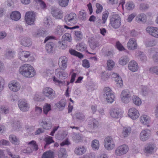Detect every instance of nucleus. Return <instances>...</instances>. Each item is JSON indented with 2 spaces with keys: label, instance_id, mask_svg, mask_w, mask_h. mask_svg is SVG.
I'll use <instances>...</instances> for the list:
<instances>
[{
  "label": "nucleus",
  "instance_id": "obj_50",
  "mask_svg": "<svg viewBox=\"0 0 158 158\" xmlns=\"http://www.w3.org/2000/svg\"><path fill=\"white\" fill-rule=\"evenodd\" d=\"M126 9L128 10H133L135 7V5L132 2H130L126 4Z\"/></svg>",
  "mask_w": 158,
  "mask_h": 158
},
{
  "label": "nucleus",
  "instance_id": "obj_28",
  "mask_svg": "<svg viewBox=\"0 0 158 158\" xmlns=\"http://www.w3.org/2000/svg\"><path fill=\"white\" fill-rule=\"evenodd\" d=\"M52 20L49 17H46L44 19V24L46 27H49L52 24Z\"/></svg>",
  "mask_w": 158,
  "mask_h": 158
},
{
  "label": "nucleus",
  "instance_id": "obj_13",
  "mask_svg": "<svg viewBox=\"0 0 158 158\" xmlns=\"http://www.w3.org/2000/svg\"><path fill=\"white\" fill-rule=\"evenodd\" d=\"M18 105L20 110L23 111H26L29 109L28 105L26 100H19Z\"/></svg>",
  "mask_w": 158,
  "mask_h": 158
},
{
  "label": "nucleus",
  "instance_id": "obj_16",
  "mask_svg": "<svg viewBox=\"0 0 158 158\" xmlns=\"http://www.w3.org/2000/svg\"><path fill=\"white\" fill-rule=\"evenodd\" d=\"M98 121L93 118H91L89 120L88 127L93 130L96 129L98 127Z\"/></svg>",
  "mask_w": 158,
  "mask_h": 158
},
{
  "label": "nucleus",
  "instance_id": "obj_57",
  "mask_svg": "<svg viewBox=\"0 0 158 158\" xmlns=\"http://www.w3.org/2000/svg\"><path fill=\"white\" fill-rule=\"evenodd\" d=\"M0 112L3 114H6L9 113V109L7 107L2 106L0 107Z\"/></svg>",
  "mask_w": 158,
  "mask_h": 158
},
{
  "label": "nucleus",
  "instance_id": "obj_2",
  "mask_svg": "<svg viewBox=\"0 0 158 158\" xmlns=\"http://www.w3.org/2000/svg\"><path fill=\"white\" fill-rule=\"evenodd\" d=\"M103 94L108 103H111L114 101V96L112 91L109 87L104 88Z\"/></svg>",
  "mask_w": 158,
  "mask_h": 158
},
{
  "label": "nucleus",
  "instance_id": "obj_25",
  "mask_svg": "<svg viewBox=\"0 0 158 158\" xmlns=\"http://www.w3.org/2000/svg\"><path fill=\"white\" fill-rule=\"evenodd\" d=\"M66 104V100L63 99H62L59 102L56 103L55 105L59 110H62L64 109Z\"/></svg>",
  "mask_w": 158,
  "mask_h": 158
},
{
  "label": "nucleus",
  "instance_id": "obj_20",
  "mask_svg": "<svg viewBox=\"0 0 158 158\" xmlns=\"http://www.w3.org/2000/svg\"><path fill=\"white\" fill-rule=\"evenodd\" d=\"M55 46V43L53 42L49 41L46 45V50L48 53H53L54 52V48Z\"/></svg>",
  "mask_w": 158,
  "mask_h": 158
},
{
  "label": "nucleus",
  "instance_id": "obj_34",
  "mask_svg": "<svg viewBox=\"0 0 158 158\" xmlns=\"http://www.w3.org/2000/svg\"><path fill=\"white\" fill-rule=\"evenodd\" d=\"M129 60V59L128 56H123L119 59V62L120 64L124 65H126Z\"/></svg>",
  "mask_w": 158,
  "mask_h": 158
},
{
  "label": "nucleus",
  "instance_id": "obj_26",
  "mask_svg": "<svg viewBox=\"0 0 158 158\" xmlns=\"http://www.w3.org/2000/svg\"><path fill=\"white\" fill-rule=\"evenodd\" d=\"M86 151V149L84 147H78L75 148L74 152L77 155H81L84 154Z\"/></svg>",
  "mask_w": 158,
  "mask_h": 158
},
{
  "label": "nucleus",
  "instance_id": "obj_53",
  "mask_svg": "<svg viewBox=\"0 0 158 158\" xmlns=\"http://www.w3.org/2000/svg\"><path fill=\"white\" fill-rule=\"evenodd\" d=\"M139 56L140 60L142 61H145L147 60L146 56L143 52L141 51H139Z\"/></svg>",
  "mask_w": 158,
  "mask_h": 158
},
{
  "label": "nucleus",
  "instance_id": "obj_60",
  "mask_svg": "<svg viewBox=\"0 0 158 158\" xmlns=\"http://www.w3.org/2000/svg\"><path fill=\"white\" fill-rule=\"evenodd\" d=\"M59 78L61 79H65L68 77V74L65 72L60 71L58 73Z\"/></svg>",
  "mask_w": 158,
  "mask_h": 158
},
{
  "label": "nucleus",
  "instance_id": "obj_49",
  "mask_svg": "<svg viewBox=\"0 0 158 158\" xmlns=\"http://www.w3.org/2000/svg\"><path fill=\"white\" fill-rule=\"evenodd\" d=\"M69 0H58L59 5L63 7L67 6L69 3Z\"/></svg>",
  "mask_w": 158,
  "mask_h": 158
},
{
  "label": "nucleus",
  "instance_id": "obj_46",
  "mask_svg": "<svg viewBox=\"0 0 158 158\" xmlns=\"http://www.w3.org/2000/svg\"><path fill=\"white\" fill-rule=\"evenodd\" d=\"M86 13L84 10H81L79 12V18L81 20L85 21L86 20Z\"/></svg>",
  "mask_w": 158,
  "mask_h": 158
},
{
  "label": "nucleus",
  "instance_id": "obj_21",
  "mask_svg": "<svg viewBox=\"0 0 158 158\" xmlns=\"http://www.w3.org/2000/svg\"><path fill=\"white\" fill-rule=\"evenodd\" d=\"M10 17L12 20L17 21L21 18V15L19 12L17 11H14L11 13Z\"/></svg>",
  "mask_w": 158,
  "mask_h": 158
},
{
  "label": "nucleus",
  "instance_id": "obj_31",
  "mask_svg": "<svg viewBox=\"0 0 158 158\" xmlns=\"http://www.w3.org/2000/svg\"><path fill=\"white\" fill-rule=\"evenodd\" d=\"M146 15L144 14H141L139 15L135 18L136 21L138 23H140L146 21Z\"/></svg>",
  "mask_w": 158,
  "mask_h": 158
},
{
  "label": "nucleus",
  "instance_id": "obj_12",
  "mask_svg": "<svg viewBox=\"0 0 158 158\" xmlns=\"http://www.w3.org/2000/svg\"><path fill=\"white\" fill-rule=\"evenodd\" d=\"M128 115L133 120L137 118L139 116L138 110L135 108H131L128 111Z\"/></svg>",
  "mask_w": 158,
  "mask_h": 158
},
{
  "label": "nucleus",
  "instance_id": "obj_8",
  "mask_svg": "<svg viewBox=\"0 0 158 158\" xmlns=\"http://www.w3.org/2000/svg\"><path fill=\"white\" fill-rule=\"evenodd\" d=\"M20 73L26 77L30 76V65L25 64L21 66L19 69Z\"/></svg>",
  "mask_w": 158,
  "mask_h": 158
},
{
  "label": "nucleus",
  "instance_id": "obj_23",
  "mask_svg": "<svg viewBox=\"0 0 158 158\" xmlns=\"http://www.w3.org/2000/svg\"><path fill=\"white\" fill-rule=\"evenodd\" d=\"M47 31L45 30L42 29H39L36 32L34 33L33 35L34 37H45L47 35Z\"/></svg>",
  "mask_w": 158,
  "mask_h": 158
},
{
  "label": "nucleus",
  "instance_id": "obj_3",
  "mask_svg": "<svg viewBox=\"0 0 158 158\" xmlns=\"http://www.w3.org/2000/svg\"><path fill=\"white\" fill-rule=\"evenodd\" d=\"M104 144L105 148L108 150L113 149L115 146L113 138L110 136L107 137L105 138Z\"/></svg>",
  "mask_w": 158,
  "mask_h": 158
},
{
  "label": "nucleus",
  "instance_id": "obj_62",
  "mask_svg": "<svg viewBox=\"0 0 158 158\" xmlns=\"http://www.w3.org/2000/svg\"><path fill=\"white\" fill-rule=\"evenodd\" d=\"M156 44V42L154 40H151L148 41L146 43V47H148L154 46Z\"/></svg>",
  "mask_w": 158,
  "mask_h": 158
},
{
  "label": "nucleus",
  "instance_id": "obj_14",
  "mask_svg": "<svg viewBox=\"0 0 158 158\" xmlns=\"http://www.w3.org/2000/svg\"><path fill=\"white\" fill-rule=\"evenodd\" d=\"M51 13L52 16L56 19H61L63 17V12L58 8H52Z\"/></svg>",
  "mask_w": 158,
  "mask_h": 158
},
{
  "label": "nucleus",
  "instance_id": "obj_6",
  "mask_svg": "<svg viewBox=\"0 0 158 158\" xmlns=\"http://www.w3.org/2000/svg\"><path fill=\"white\" fill-rule=\"evenodd\" d=\"M129 148L126 144L118 146L115 151V154L118 156H120L126 154L128 151Z\"/></svg>",
  "mask_w": 158,
  "mask_h": 158
},
{
  "label": "nucleus",
  "instance_id": "obj_1",
  "mask_svg": "<svg viewBox=\"0 0 158 158\" xmlns=\"http://www.w3.org/2000/svg\"><path fill=\"white\" fill-rule=\"evenodd\" d=\"M110 24L114 29H118L120 26L121 20L120 16L118 14H115L110 17Z\"/></svg>",
  "mask_w": 158,
  "mask_h": 158
},
{
  "label": "nucleus",
  "instance_id": "obj_38",
  "mask_svg": "<svg viewBox=\"0 0 158 158\" xmlns=\"http://www.w3.org/2000/svg\"><path fill=\"white\" fill-rule=\"evenodd\" d=\"M42 123L43 124L42 125V127L44 129L46 130H48L52 127V124L51 122L42 121V122H41V123Z\"/></svg>",
  "mask_w": 158,
  "mask_h": 158
},
{
  "label": "nucleus",
  "instance_id": "obj_40",
  "mask_svg": "<svg viewBox=\"0 0 158 158\" xmlns=\"http://www.w3.org/2000/svg\"><path fill=\"white\" fill-rule=\"evenodd\" d=\"M38 149V145L36 141L34 140L30 141V150H31V152L34 150L36 151Z\"/></svg>",
  "mask_w": 158,
  "mask_h": 158
},
{
  "label": "nucleus",
  "instance_id": "obj_19",
  "mask_svg": "<svg viewBox=\"0 0 158 158\" xmlns=\"http://www.w3.org/2000/svg\"><path fill=\"white\" fill-rule=\"evenodd\" d=\"M128 68L131 71L135 72L138 70L139 67L137 63L135 61L132 60L129 63Z\"/></svg>",
  "mask_w": 158,
  "mask_h": 158
},
{
  "label": "nucleus",
  "instance_id": "obj_59",
  "mask_svg": "<svg viewBox=\"0 0 158 158\" xmlns=\"http://www.w3.org/2000/svg\"><path fill=\"white\" fill-rule=\"evenodd\" d=\"M62 38L63 39V40L65 42V41H67L69 42H70L71 40V36L70 34L68 33L65 34L64 35H63L62 37Z\"/></svg>",
  "mask_w": 158,
  "mask_h": 158
},
{
  "label": "nucleus",
  "instance_id": "obj_30",
  "mask_svg": "<svg viewBox=\"0 0 158 158\" xmlns=\"http://www.w3.org/2000/svg\"><path fill=\"white\" fill-rule=\"evenodd\" d=\"M9 139L12 143L18 145L19 143V139L14 135H10L9 136Z\"/></svg>",
  "mask_w": 158,
  "mask_h": 158
},
{
  "label": "nucleus",
  "instance_id": "obj_24",
  "mask_svg": "<svg viewBox=\"0 0 158 158\" xmlns=\"http://www.w3.org/2000/svg\"><path fill=\"white\" fill-rule=\"evenodd\" d=\"M113 77L116 78L115 81L117 82V86L118 87H121L123 85V80L121 77H119V75L117 73H113L112 74Z\"/></svg>",
  "mask_w": 158,
  "mask_h": 158
},
{
  "label": "nucleus",
  "instance_id": "obj_4",
  "mask_svg": "<svg viewBox=\"0 0 158 158\" xmlns=\"http://www.w3.org/2000/svg\"><path fill=\"white\" fill-rule=\"evenodd\" d=\"M42 94L48 99L52 100L55 97V92L51 88L47 87L43 89Z\"/></svg>",
  "mask_w": 158,
  "mask_h": 158
},
{
  "label": "nucleus",
  "instance_id": "obj_39",
  "mask_svg": "<svg viewBox=\"0 0 158 158\" xmlns=\"http://www.w3.org/2000/svg\"><path fill=\"white\" fill-rule=\"evenodd\" d=\"M44 140L46 143L44 146V148H46L49 145L52 143H54L55 142L53 139L52 137L49 136L45 138Z\"/></svg>",
  "mask_w": 158,
  "mask_h": 158
},
{
  "label": "nucleus",
  "instance_id": "obj_36",
  "mask_svg": "<svg viewBox=\"0 0 158 158\" xmlns=\"http://www.w3.org/2000/svg\"><path fill=\"white\" fill-rule=\"evenodd\" d=\"M42 158H54V152L51 151H47L43 154Z\"/></svg>",
  "mask_w": 158,
  "mask_h": 158
},
{
  "label": "nucleus",
  "instance_id": "obj_48",
  "mask_svg": "<svg viewBox=\"0 0 158 158\" xmlns=\"http://www.w3.org/2000/svg\"><path fill=\"white\" fill-rule=\"evenodd\" d=\"M156 27H148L146 29L147 32L150 35L153 36L154 33H155Z\"/></svg>",
  "mask_w": 158,
  "mask_h": 158
},
{
  "label": "nucleus",
  "instance_id": "obj_33",
  "mask_svg": "<svg viewBox=\"0 0 158 158\" xmlns=\"http://www.w3.org/2000/svg\"><path fill=\"white\" fill-rule=\"evenodd\" d=\"M131 131V129L130 127H124L122 133V135L124 137H127L130 134Z\"/></svg>",
  "mask_w": 158,
  "mask_h": 158
},
{
  "label": "nucleus",
  "instance_id": "obj_9",
  "mask_svg": "<svg viewBox=\"0 0 158 158\" xmlns=\"http://www.w3.org/2000/svg\"><path fill=\"white\" fill-rule=\"evenodd\" d=\"M127 46L129 50H134L137 48L138 45L136 40L134 38H130L128 42Z\"/></svg>",
  "mask_w": 158,
  "mask_h": 158
},
{
  "label": "nucleus",
  "instance_id": "obj_58",
  "mask_svg": "<svg viewBox=\"0 0 158 158\" xmlns=\"http://www.w3.org/2000/svg\"><path fill=\"white\" fill-rule=\"evenodd\" d=\"M25 23L27 25H30V11L27 12L24 17Z\"/></svg>",
  "mask_w": 158,
  "mask_h": 158
},
{
  "label": "nucleus",
  "instance_id": "obj_51",
  "mask_svg": "<svg viewBox=\"0 0 158 158\" xmlns=\"http://www.w3.org/2000/svg\"><path fill=\"white\" fill-rule=\"evenodd\" d=\"M29 40L27 38H23L21 41V44L25 47H29Z\"/></svg>",
  "mask_w": 158,
  "mask_h": 158
},
{
  "label": "nucleus",
  "instance_id": "obj_10",
  "mask_svg": "<svg viewBox=\"0 0 158 158\" xmlns=\"http://www.w3.org/2000/svg\"><path fill=\"white\" fill-rule=\"evenodd\" d=\"M150 131L148 129L143 130L140 134V138L142 141L147 140L150 135Z\"/></svg>",
  "mask_w": 158,
  "mask_h": 158
},
{
  "label": "nucleus",
  "instance_id": "obj_29",
  "mask_svg": "<svg viewBox=\"0 0 158 158\" xmlns=\"http://www.w3.org/2000/svg\"><path fill=\"white\" fill-rule=\"evenodd\" d=\"M140 121L144 125H148L150 122V119L148 116L143 115L140 117Z\"/></svg>",
  "mask_w": 158,
  "mask_h": 158
},
{
  "label": "nucleus",
  "instance_id": "obj_61",
  "mask_svg": "<svg viewBox=\"0 0 158 158\" xmlns=\"http://www.w3.org/2000/svg\"><path fill=\"white\" fill-rule=\"evenodd\" d=\"M96 6L97 7V10L96 11V13L97 14L100 13L103 9L102 6L98 3H96Z\"/></svg>",
  "mask_w": 158,
  "mask_h": 158
},
{
  "label": "nucleus",
  "instance_id": "obj_7",
  "mask_svg": "<svg viewBox=\"0 0 158 158\" xmlns=\"http://www.w3.org/2000/svg\"><path fill=\"white\" fill-rule=\"evenodd\" d=\"M76 15L74 13H71L66 15L64 18V21L66 24L69 25L70 23L75 24L76 22Z\"/></svg>",
  "mask_w": 158,
  "mask_h": 158
},
{
  "label": "nucleus",
  "instance_id": "obj_27",
  "mask_svg": "<svg viewBox=\"0 0 158 158\" xmlns=\"http://www.w3.org/2000/svg\"><path fill=\"white\" fill-rule=\"evenodd\" d=\"M58 156L59 158H66L67 155L65 149L64 148H61L58 152Z\"/></svg>",
  "mask_w": 158,
  "mask_h": 158
},
{
  "label": "nucleus",
  "instance_id": "obj_43",
  "mask_svg": "<svg viewBox=\"0 0 158 158\" xmlns=\"http://www.w3.org/2000/svg\"><path fill=\"white\" fill-rule=\"evenodd\" d=\"M64 28L62 26H58L56 29L55 33L58 35H61L63 34Z\"/></svg>",
  "mask_w": 158,
  "mask_h": 158
},
{
  "label": "nucleus",
  "instance_id": "obj_42",
  "mask_svg": "<svg viewBox=\"0 0 158 158\" xmlns=\"http://www.w3.org/2000/svg\"><path fill=\"white\" fill-rule=\"evenodd\" d=\"M77 119L82 121H84L85 119V115L82 113L77 112L75 115Z\"/></svg>",
  "mask_w": 158,
  "mask_h": 158
},
{
  "label": "nucleus",
  "instance_id": "obj_37",
  "mask_svg": "<svg viewBox=\"0 0 158 158\" xmlns=\"http://www.w3.org/2000/svg\"><path fill=\"white\" fill-rule=\"evenodd\" d=\"M69 52L71 55L77 56L80 58H82L83 57V55L81 53L76 51L74 49H70Z\"/></svg>",
  "mask_w": 158,
  "mask_h": 158
},
{
  "label": "nucleus",
  "instance_id": "obj_41",
  "mask_svg": "<svg viewBox=\"0 0 158 158\" xmlns=\"http://www.w3.org/2000/svg\"><path fill=\"white\" fill-rule=\"evenodd\" d=\"M36 15V13L32 11H30V25L35 24Z\"/></svg>",
  "mask_w": 158,
  "mask_h": 158
},
{
  "label": "nucleus",
  "instance_id": "obj_45",
  "mask_svg": "<svg viewBox=\"0 0 158 158\" xmlns=\"http://www.w3.org/2000/svg\"><path fill=\"white\" fill-rule=\"evenodd\" d=\"M155 146L153 144H148L145 148L146 152L147 153H151L153 151Z\"/></svg>",
  "mask_w": 158,
  "mask_h": 158
},
{
  "label": "nucleus",
  "instance_id": "obj_15",
  "mask_svg": "<svg viewBox=\"0 0 158 158\" xmlns=\"http://www.w3.org/2000/svg\"><path fill=\"white\" fill-rule=\"evenodd\" d=\"M67 61V58L65 56H62L59 58L58 64L61 69L64 70L66 68Z\"/></svg>",
  "mask_w": 158,
  "mask_h": 158
},
{
  "label": "nucleus",
  "instance_id": "obj_17",
  "mask_svg": "<svg viewBox=\"0 0 158 158\" xmlns=\"http://www.w3.org/2000/svg\"><path fill=\"white\" fill-rule=\"evenodd\" d=\"M110 114L114 118H118L121 117V113L120 110L118 108H114L111 109Z\"/></svg>",
  "mask_w": 158,
  "mask_h": 158
},
{
  "label": "nucleus",
  "instance_id": "obj_63",
  "mask_svg": "<svg viewBox=\"0 0 158 158\" xmlns=\"http://www.w3.org/2000/svg\"><path fill=\"white\" fill-rule=\"evenodd\" d=\"M148 89L146 86H143L142 87L141 91V94L143 96L147 95L148 93Z\"/></svg>",
  "mask_w": 158,
  "mask_h": 158
},
{
  "label": "nucleus",
  "instance_id": "obj_35",
  "mask_svg": "<svg viewBox=\"0 0 158 158\" xmlns=\"http://www.w3.org/2000/svg\"><path fill=\"white\" fill-rule=\"evenodd\" d=\"M133 103L137 106H140L142 103L141 99L138 96H133L132 98Z\"/></svg>",
  "mask_w": 158,
  "mask_h": 158
},
{
  "label": "nucleus",
  "instance_id": "obj_44",
  "mask_svg": "<svg viewBox=\"0 0 158 158\" xmlns=\"http://www.w3.org/2000/svg\"><path fill=\"white\" fill-rule=\"evenodd\" d=\"M44 113L47 115L48 112L51 110V106L50 104L46 103L43 107Z\"/></svg>",
  "mask_w": 158,
  "mask_h": 158
},
{
  "label": "nucleus",
  "instance_id": "obj_11",
  "mask_svg": "<svg viewBox=\"0 0 158 158\" xmlns=\"http://www.w3.org/2000/svg\"><path fill=\"white\" fill-rule=\"evenodd\" d=\"M10 89L13 92H16L18 91L20 89L21 86L20 84L16 81H12L8 85Z\"/></svg>",
  "mask_w": 158,
  "mask_h": 158
},
{
  "label": "nucleus",
  "instance_id": "obj_5",
  "mask_svg": "<svg viewBox=\"0 0 158 158\" xmlns=\"http://www.w3.org/2000/svg\"><path fill=\"white\" fill-rule=\"evenodd\" d=\"M121 98L123 102L127 103L131 99V94L127 90H123L121 94Z\"/></svg>",
  "mask_w": 158,
  "mask_h": 158
},
{
  "label": "nucleus",
  "instance_id": "obj_56",
  "mask_svg": "<svg viewBox=\"0 0 158 158\" xmlns=\"http://www.w3.org/2000/svg\"><path fill=\"white\" fill-rule=\"evenodd\" d=\"M15 54V52L11 51H9L6 53V57L8 59H11L13 58Z\"/></svg>",
  "mask_w": 158,
  "mask_h": 158
},
{
  "label": "nucleus",
  "instance_id": "obj_47",
  "mask_svg": "<svg viewBox=\"0 0 158 158\" xmlns=\"http://www.w3.org/2000/svg\"><path fill=\"white\" fill-rule=\"evenodd\" d=\"M92 147L94 150H97L99 146V142L98 140L94 139L92 142Z\"/></svg>",
  "mask_w": 158,
  "mask_h": 158
},
{
  "label": "nucleus",
  "instance_id": "obj_54",
  "mask_svg": "<svg viewBox=\"0 0 158 158\" xmlns=\"http://www.w3.org/2000/svg\"><path fill=\"white\" fill-rule=\"evenodd\" d=\"M87 48L86 46L83 43H81L79 44V46L77 50L81 51H83L86 50Z\"/></svg>",
  "mask_w": 158,
  "mask_h": 158
},
{
  "label": "nucleus",
  "instance_id": "obj_18",
  "mask_svg": "<svg viewBox=\"0 0 158 158\" xmlns=\"http://www.w3.org/2000/svg\"><path fill=\"white\" fill-rule=\"evenodd\" d=\"M19 58L21 60L23 61H29L28 57L30 56L29 52L26 51L21 52H19Z\"/></svg>",
  "mask_w": 158,
  "mask_h": 158
},
{
  "label": "nucleus",
  "instance_id": "obj_64",
  "mask_svg": "<svg viewBox=\"0 0 158 158\" xmlns=\"http://www.w3.org/2000/svg\"><path fill=\"white\" fill-rule=\"evenodd\" d=\"M7 154L10 156L12 158H19V157L18 156H16L15 155L13 154L10 150L9 149H7L6 150Z\"/></svg>",
  "mask_w": 158,
  "mask_h": 158
},
{
  "label": "nucleus",
  "instance_id": "obj_55",
  "mask_svg": "<svg viewBox=\"0 0 158 158\" xmlns=\"http://www.w3.org/2000/svg\"><path fill=\"white\" fill-rule=\"evenodd\" d=\"M149 71L151 73H156V75H158V66H152L149 69Z\"/></svg>",
  "mask_w": 158,
  "mask_h": 158
},
{
  "label": "nucleus",
  "instance_id": "obj_52",
  "mask_svg": "<svg viewBox=\"0 0 158 158\" xmlns=\"http://www.w3.org/2000/svg\"><path fill=\"white\" fill-rule=\"evenodd\" d=\"M107 69L110 70L114 67V63L113 60H109L107 61Z\"/></svg>",
  "mask_w": 158,
  "mask_h": 158
},
{
  "label": "nucleus",
  "instance_id": "obj_32",
  "mask_svg": "<svg viewBox=\"0 0 158 158\" xmlns=\"http://www.w3.org/2000/svg\"><path fill=\"white\" fill-rule=\"evenodd\" d=\"M12 127L14 131H19L20 130L21 127L20 123L19 121H15L11 124Z\"/></svg>",
  "mask_w": 158,
  "mask_h": 158
},
{
  "label": "nucleus",
  "instance_id": "obj_22",
  "mask_svg": "<svg viewBox=\"0 0 158 158\" xmlns=\"http://www.w3.org/2000/svg\"><path fill=\"white\" fill-rule=\"evenodd\" d=\"M109 14V13L107 10H105L103 12L102 16V21L101 19H100L98 22V23L100 25L102 24H104L106 23Z\"/></svg>",
  "mask_w": 158,
  "mask_h": 158
}]
</instances>
